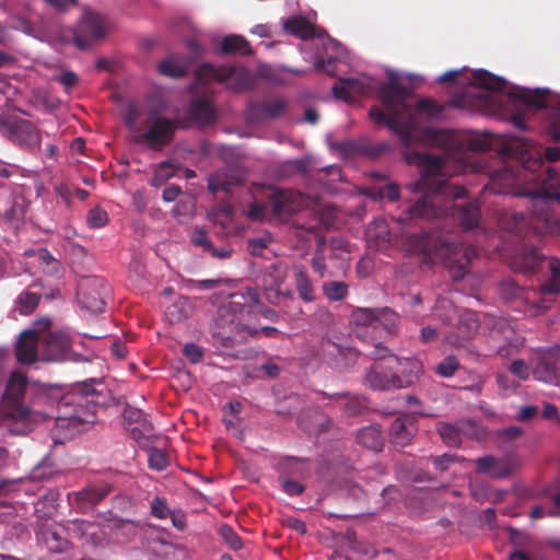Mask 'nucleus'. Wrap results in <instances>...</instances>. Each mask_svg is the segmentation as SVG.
Segmentation results:
<instances>
[{"label":"nucleus","mask_w":560,"mask_h":560,"mask_svg":"<svg viewBox=\"0 0 560 560\" xmlns=\"http://www.w3.org/2000/svg\"><path fill=\"white\" fill-rule=\"evenodd\" d=\"M530 144H533L532 142H529ZM536 152L540 155L544 164L538 170H542L545 166H546V161L547 162H556L558 160H560V147H549V148H546L544 153L539 152L534 145H532Z\"/></svg>","instance_id":"680f3d73"},{"label":"nucleus","mask_w":560,"mask_h":560,"mask_svg":"<svg viewBox=\"0 0 560 560\" xmlns=\"http://www.w3.org/2000/svg\"><path fill=\"white\" fill-rule=\"evenodd\" d=\"M270 211L276 217H290L305 207L304 196L290 189H275L269 196Z\"/></svg>","instance_id":"2eb2a0df"},{"label":"nucleus","mask_w":560,"mask_h":560,"mask_svg":"<svg viewBox=\"0 0 560 560\" xmlns=\"http://www.w3.org/2000/svg\"><path fill=\"white\" fill-rule=\"evenodd\" d=\"M114 491V486L106 481L90 483L79 491L68 493L73 508L85 514L94 510L105 498Z\"/></svg>","instance_id":"ddd939ff"},{"label":"nucleus","mask_w":560,"mask_h":560,"mask_svg":"<svg viewBox=\"0 0 560 560\" xmlns=\"http://www.w3.org/2000/svg\"><path fill=\"white\" fill-rule=\"evenodd\" d=\"M378 365V358L375 360L374 364L372 365L370 372L366 375V382L369 386L373 389H381V390H390L396 389L397 387H381L376 386L374 383H384V381H395L396 375L393 372H389L388 368H377Z\"/></svg>","instance_id":"a19ab883"},{"label":"nucleus","mask_w":560,"mask_h":560,"mask_svg":"<svg viewBox=\"0 0 560 560\" xmlns=\"http://www.w3.org/2000/svg\"><path fill=\"white\" fill-rule=\"evenodd\" d=\"M122 416L128 425L135 424V427L130 428L133 439L140 440L153 431L151 421L140 408L127 405L124 409Z\"/></svg>","instance_id":"b1692460"},{"label":"nucleus","mask_w":560,"mask_h":560,"mask_svg":"<svg viewBox=\"0 0 560 560\" xmlns=\"http://www.w3.org/2000/svg\"><path fill=\"white\" fill-rule=\"evenodd\" d=\"M213 339L224 348L242 342L247 335H255L258 328L250 326L245 292L230 295V300L219 306L211 327Z\"/></svg>","instance_id":"39448f33"},{"label":"nucleus","mask_w":560,"mask_h":560,"mask_svg":"<svg viewBox=\"0 0 560 560\" xmlns=\"http://www.w3.org/2000/svg\"><path fill=\"white\" fill-rule=\"evenodd\" d=\"M192 245L200 247L205 253L218 259H226L231 257L232 249L228 246L215 247L210 241L207 232L202 229H196L190 236Z\"/></svg>","instance_id":"473e14b6"},{"label":"nucleus","mask_w":560,"mask_h":560,"mask_svg":"<svg viewBox=\"0 0 560 560\" xmlns=\"http://www.w3.org/2000/svg\"><path fill=\"white\" fill-rule=\"evenodd\" d=\"M220 50L224 55L240 54L242 56H248L253 52L247 39L235 34L228 35L222 39Z\"/></svg>","instance_id":"58836bf2"},{"label":"nucleus","mask_w":560,"mask_h":560,"mask_svg":"<svg viewBox=\"0 0 560 560\" xmlns=\"http://www.w3.org/2000/svg\"><path fill=\"white\" fill-rule=\"evenodd\" d=\"M24 215L25 205L23 200L12 196L0 198V224L18 228L19 223L23 221Z\"/></svg>","instance_id":"5701e85b"},{"label":"nucleus","mask_w":560,"mask_h":560,"mask_svg":"<svg viewBox=\"0 0 560 560\" xmlns=\"http://www.w3.org/2000/svg\"><path fill=\"white\" fill-rule=\"evenodd\" d=\"M517 466L518 460L512 455L500 458L487 455L476 459V471L478 474H488L497 479L509 477Z\"/></svg>","instance_id":"dca6fc26"},{"label":"nucleus","mask_w":560,"mask_h":560,"mask_svg":"<svg viewBox=\"0 0 560 560\" xmlns=\"http://www.w3.org/2000/svg\"><path fill=\"white\" fill-rule=\"evenodd\" d=\"M27 387V377L20 371L12 372L3 395V401L19 407Z\"/></svg>","instance_id":"c756f323"},{"label":"nucleus","mask_w":560,"mask_h":560,"mask_svg":"<svg viewBox=\"0 0 560 560\" xmlns=\"http://www.w3.org/2000/svg\"><path fill=\"white\" fill-rule=\"evenodd\" d=\"M417 112L427 114L429 117H438L442 113V107L431 98H421L417 103Z\"/></svg>","instance_id":"6e6d98bb"},{"label":"nucleus","mask_w":560,"mask_h":560,"mask_svg":"<svg viewBox=\"0 0 560 560\" xmlns=\"http://www.w3.org/2000/svg\"><path fill=\"white\" fill-rule=\"evenodd\" d=\"M110 399L103 376L75 383L59 400L61 416L57 418V428L67 429L72 434L80 425L94 423L96 408L107 406Z\"/></svg>","instance_id":"7ed1b4c3"},{"label":"nucleus","mask_w":560,"mask_h":560,"mask_svg":"<svg viewBox=\"0 0 560 560\" xmlns=\"http://www.w3.org/2000/svg\"><path fill=\"white\" fill-rule=\"evenodd\" d=\"M377 368H388L389 372L395 373V381H384V383H374L381 387H400L405 388L412 385L422 373V364L415 358H399L393 352H388L378 358Z\"/></svg>","instance_id":"9d476101"},{"label":"nucleus","mask_w":560,"mask_h":560,"mask_svg":"<svg viewBox=\"0 0 560 560\" xmlns=\"http://www.w3.org/2000/svg\"><path fill=\"white\" fill-rule=\"evenodd\" d=\"M312 268L320 277H324L325 271H326V262H325V257L319 249H316V252L312 258Z\"/></svg>","instance_id":"338daca9"},{"label":"nucleus","mask_w":560,"mask_h":560,"mask_svg":"<svg viewBox=\"0 0 560 560\" xmlns=\"http://www.w3.org/2000/svg\"><path fill=\"white\" fill-rule=\"evenodd\" d=\"M176 172V166L172 164L171 162H161L158 167L155 168L151 184L153 186H161L163 185L167 179L173 177Z\"/></svg>","instance_id":"09e8293b"},{"label":"nucleus","mask_w":560,"mask_h":560,"mask_svg":"<svg viewBox=\"0 0 560 560\" xmlns=\"http://www.w3.org/2000/svg\"><path fill=\"white\" fill-rule=\"evenodd\" d=\"M219 279H207V280H188L189 288H194L200 291L213 290L220 284Z\"/></svg>","instance_id":"69168bd1"},{"label":"nucleus","mask_w":560,"mask_h":560,"mask_svg":"<svg viewBox=\"0 0 560 560\" xmlns=\"http://www.w3.org/2000/svg\"><path fill=\"white\" fill-rule=\"evenodd\" d=\"M36 536L37 540L44 544L48 551L54 553L63 552L69 546V541L56 525H43Z\"/></svg>","instance_id":"cd10ccee"},{"label":"nucleus","mask_w":560,"mask_h":560,"mask_svg":"<svg viewBox=\"0 0 560 560\" xmlns=\"http://www.w3.org/2000/svg\"><path fill=\"white\" fill-rule=\"evenodd\" d=\"M219 534L224 540V542L232 550H240L243 548L242 538L237 535V533L228 524H223L219 528Z\"/></svg>","instance_id":"3c124183"},{"label":"nucleus","mask_w":560,"mask_h":560,"mask_svg":"<svg viewBox=\"0 0 560 560\" xmlns=\"http://www.w3.org/2000/svg\"><path fill=\"white\" fill-rule=\"evenodd\" d=\"M235 73V69L230 66L215 67L210 63L199 66L195 72L197 83L207 85L212 81L226 82Z\"/></svg>","instance_id":"a878e982"},{"label":"nucleus","mask_w":560,"mask_h":560,"mask_svg":"<svg viewBox=\"0 0 560 560\" xmlns=\"http://www.w3.org/2000/svg\"><path fill=\"white\" fill-rule=\"evenodd\" d=\"M549 276L539 285L538 291L542 296L560 293V260L556 257L547 258Z\"/></svg>","instance_id":"72a5a7b5"},{"label":"nucleus","mask_w":560,"mask_h":560,"mask_svg":"<svg viewBox=\"0 0 560 560\" xmlns=\"http://www.w3.org/2000/svg\"><path fill=\"white\" fill-rule=\"evenodd\" d=\"M98 338V336L71 335L68 329L54 328L49 317H40L19 335L14 350H37L39 345L47 347L48 350H70L72 347L89 348L91 346L85 340Z\"/></svg>","instance_id":"423d86ee"},{"label":"nucleus","mask_w":560,"mask_h":560,"mask_svg":"<svg viewBox=\"0 0 560 560\" xmlns=\"http://www.w3.org/2000/svg\"><path fill=\"white\" fill-rule=\"evenodd\" d=\"M192 245L200 247L205 253L218 259H226L231 257L232 249L228 246L215 247L210 241L207 232L202 229H196L190 236Z\"/></svg>","instance_id":"2f4dec72"},{"label":"nucleus","mask_w":560,"mask_h":560,"mask_svg":"<svg viewBox=\"0 0 560 560\" xmlns=\"http://www.w3.org/2000/svg\"><path fill=\"white\" fill-rule=\"evenodd\" d=\"M470 84L487 91H503L506 82L486 70H477L471 73Z\"/></svg>","instance_id":"4c0bfd02"},{"label":"nucleus","mask_w":560,"mask_h":560,"mask_svg":"<svg viewBox=\"0 0 560 560\" xmlns=\"http://www.w3.org/2000/svg\"><path fill=\"white\" fill-rule=\"evenodd\" d=\"M246 298V308L247 316L250 323V326H254V323L262 317L270 322H276L278 319V314L275 310L267 307L260 300L259 293L255 288H247L245 291Z\"/></svg>","instance_id":"4be33fe9"},{"label":"nucleus","mask_w":560,"mask_h":560,"mask_svg":"<svg viewBox=\"0 0 560 560\" xmlns=\"http://www.w3.org/2000/svg\"><path fill=\"white\" fill-rule=\"evenodd\" d=\"M510 371L521 380H527L530 374L529 366L523 360L513 361Z\"/></svg>","instance_id":"0e129e2a"},{"label":"nucleus","mask_w":560,"mask_h":560,"mask_svg":"<svg viewBox=\"0 0 560 560\" xmlns=\"http://www.w3.org/2000/svg\"><path fill=\"white\" fill-rule=\"evenodd\" d=\"M279 482L282 490L289 495H300L305 490V487L301 482L291 479L285 472L279 476Z\"/></svg>","instance_id":"864d4df0"},{"label":"nucleus","mask_w":560,"mask_h":560,"mask_svg":"<svg viewBox=\"0 0 560 560\" xmlns=\"http://www.w3.org/2000/svg\"><path fill=\"white\" fill-rule=\"evenodd\" d=\"M107 34V24L103 15L96 12H86L82 19L80 31L74 35V44L85 50L91 47V40H100Z\"/></svg>","instance_id":"4468645a"},{"label":"nucleus","mask_w":560,"mask_h":560,"mask_svg":"<svg viewBox=\"0 0 560 560\" xmlns=\"http://www.w3.org/2000/svg\"><path fill=\"white\" fill-rule=\"evenodd\" d=\"M460 368L455 355L451 354L436 364L434 371L441 377H451Z\"/></svg>","instance_id":"8fccbe9b"},{"label":"nucleus","mask_w":560,"mask_h":560,"mask_svg":"<svg viewBox=\"0 0 560 560\" xmlns=\"http://www.w3.org/2000/svg\"><path fill=\"white\" fill-rule=\"evenodd\" d=\"M502 153L512 160L491 172L490 189L494 194L527 197L532 207L529 213H512L513 224L509 229L517 235L529 226L553 231L558 224L553 207H560V171L547 166L544 174L536 175L544 162L527 139H514L503 147Z\"/></svg>","instance_id":"f03ea898"},{"label":"nucleus","mask_w":560,"mask_h":560,"mask_svg":"<svg viewBox=\"0 0 560 560\" xmlns=\"http://www.w3.org/2000/svg\"><path fill=\"white\" fill-rule=\"evenodd\" d=\"M545 259V256L536 248L524 247L522 252L512 259L511 267L516 272L529 273L534 272Z\"/></svg>","instance_id":"c85d7f7f"},{"label":"nucleus","mask_w":560,"mask_h":560,"mask_svg":"<svg viewBox=\"0 0 560 560\" xmlns=\"http://www.w3.org/2000/svg\"><path fill=\"white\" fill-rule=\"evenodd\" d=\"M192 245L200 247L205 253L218 259H226L231 257L232 249L228 246L215 247L210 241L207 232L202 229H196L190 236Z\"/></svg>","instance_id":"7c9ffc66"},{"label":"nucleus","mask_w":560,"mask_h":560,"mask_svg":"<svg viewBox=\"0 0 560 560\" xmlns=\"http://www.w3.org/2000/svg\"><path fill=\"white\" fill-rule=\"evenodd\" d=\"M410 247L418 253H425L440 259L455 281L463 280L469 273L472 258L477 256L474 246L464 247L454 236L442 231H423L408 233Z\"/></svg>","instance_id":"20e7f679"},{"label":"nucleus","mask_w":560,"mask_h":560,"mask_svg":"<svg viewBox=\"0 0 560 560\" xmlns=\"http://www.w3.org/2000/svg\"><path fill=\"white\" fill-rule=\"evenodd\" d=\"M549 94L547 89H515L510 93V97L515 107H522L525 110L532 108H544L546 107V98Z\"/></svg>","instance_id":"412c9836"},{"label":"nucleus","mask_w":560,"mask_h":560,"mask_svg":"<svg viewBox=\"0 0 560 560\" xmlns=\"http://www.w3.org/2000/svg\"><path fill=\"white\" fill-rule=\"evenodd\" d=\"M40 300V293L23 291L19 294L16 299V310L22 315H30L36 310Z\"/></svg>","instance_id":"37998d69"},{"label":"nucleus","mask_w":560,"mask_h":560,"mask_svg":"<svg viewBox=\"0 0 560 560\" xmlns=\"http://www.w3.org/2000/svg\"><path fill=\"white\" fill-rule=\"evenodd\" d=\"M57 81L67 89H72L78 84L79 78L73 71H65L58 78Z\"/></svg>","instance_id":"774afa93"},{"label":"nucleus","mask_w":560,"mask_h":560,"mask_svg":"<svg viewBox=\"0 0 560 560\" xmlns=\"http://www.w3.org/2000/svg\"><path fill=\"white\" fill-rule=\"evenodd\" d=\"M370 89V85L364 80L343 78L332 86V93L337 98L351 103L355 102L360 96L368 95Z\"/></svg>","instance_id":"aec40b11"},{"label":"nucleus","mask_w":560,"mask_h":560,"mask_svg":"<svg viewBox=\"0 0 560 560\" xmlns=\"http://www.w3.org/2000/svg\"><path fill=\"white\" fill-rule=\"evenodd\" d=\"M148 463L151 469L162 471L168 465V457L164 451L152 448L149 453Z\"/></svg>","instance_id":"603ef678"},{"label":"nucleus","mask_w":560,"mask_h":560,"mask_svg":"<svg viewBox=\"0 0 560 560\" xmlns=\"http://www.w3.org/2000/svg\"><path fill=\"white\" fill-rule=\"evenodd\" d=\"M189 115L192 119L206 124L212 122L215 118L212 104L206 98L192 101L189 107Z\"/></svg>","instance_id":"ea45409f"},{"label":"nucleus","mask_w":560,"mask_h":560,"mask_svg":"<svg viewBox=\"0 0 560 560\" xmlns=\"http://www.w3.org/2000/svg\"><path fill=\"white\" fill-rule=\"evenodd\" d=\"M357 441L360 445L374 452L382 451L384 439L377 424H371L358 432Z\"/></svg>","instance_id":"e433bc0d"},{"label":"nucleus","mask_w":560,"mask_h":560,"mask_svg":"<svg viewBox=\"0 0 560 560\" xmlns=\"http://www.w3.org/2000/svg\"><path fill=\"white\" fill-rule=\"evenodd\" d=\"M436 430L442 439V441L451 447H457L460 445V434L458 429L446 422H439L436 424Z\"/></svg>","instance_id":"a18cd8bd"},{"label":"nucleus","mask_w":560,"mask_h":560,"mask_svg":"<svg viewBox=\"0 0 560 560\" xmlns=\"http://www.w3.org/2000/svg\"><path fill=\"white\" fill-rule=\"evenodd\" d=\"M86 222L90 228L98 229L108 222L107 212L98 207L91 209L86 215Z\"/></svg>","instance_id":"5fc2aeb1"},{"label":"nucleus","mask_w":560,"mask_h":560,"mask_svg":"<svg viewBox=\"0 0 560 560\" xmlns=\"http://www.w3.org/2000/svg\"><path fill=\"white\" fill-rule=\"evenodd\" d=\"M478 328L479 320L476 313L467 311L459 315L458 329L466 338H470L475 335Z\"/></svg>","instance_id":"49530a36"},{"label":"nucleus","mask_w":560,"mask_h":560,"mask_svg":"<svg viewBox=\"0 0 560 560\" xmlns=\"http://www.w3.org/2000/svg\"><path fill=\"white\" fill-rule=\"evenodd\" d=\"M150 508H151V514L154 517L160 518V520L166 518L168 516V514L171 513V511L167 506L166 499L162 498V497L153 498V500L151 501Z\"/></svg>","instance_id":"4d7b16f0"},{"label":"nucleus","mask_w":560,"mask_h":560,"mask_svg":"<svg viewBox=\"0 0 560 560\" xmlns=\"http://www.w3.org/2000/svg\"><path fill=\"white\" fill-rule=\"evenodd\" d=\"M77 294L82 308L102 313L109 296V288L103 278L93 276L81 280Z\"/></svg>","instance_id":"9b49d317"},{"label":"nucleus","mask_w":560,"mask_h":560,"mask_svg":"<svg viewBox=\"0 0 560 560\" xmlns=\"http://www.w3.org/2000/svg\"><path fill=\"white\" fill-rule=\"evenodd\" d=\"M177 128L176 119L151 110L139 128H135L131 141L135 144L144 145L152 151H162L172 143Z\"/></svg>","instance_id":"1a4fd4ad"},{"label":"nucleus","mask_w":560,"mask_h":560,"mask_svg":"<svg viewBox=\"0 0 560 560\" xmlns=\"http://www.w3.org/2000/svg\"><path fill=\"white\" fill-rule=\"evenodd\" d=\"M539 495L547 499L551 506L546 509L544 505H535L530 511L532 518H541L544 516L560 517V485L549 486L540 490Z\"/></svg>","instance_id":"bb28decb"},{"label":"nucleus","mask_w":560,"mask_h":560,"mask_svg":"<svg viewBox=\"0 0 560 560\" xmlns=\"http://www.w3.org/2000/svg\"><path fill=\"white\" fill-rule=\"evenodd\" d=\"M283 28L287 33L294 35L302 40L320 37L325 34L324 30H317L314 24L301 15H295L288 19L283 23Z\"/></svg>","instance_id":"393cba45"},{"label":"nucleus","mask_w":560,"mask_h":560,"mask_svg":"<svg viewBox=\"0 0 560 560\" xmlns=\"http://www.w3.org/2000/svg\"><path fill=\"white\" fill-rule=\"evenodd\" d=\"M0 132L21 147H36L40 143V131L35 125L19 117L0 116Z\"/></svg>","instance_id":"f8f14e48"},{"label":"nucleus","mask_w":560,"mask_h":560,"mask_svg":"<svg viewBox=\"0 0 560 560\" xmlns=\"http://www.w3.org/2000/svg\"><path fill=\"white\" fill-rule=\"evenodd\" d=\"M294 283L299 298L305 302L311 303L316 300L314 285L308 277L307 271L302 266L294 267Z\"/></svg>","instance_id":"c9c22d12"},{"label":"nucleus","mask_w":560,"mask_h":560,"mask_svg":"<svg viewBox=\"0 0 560 560\" xmlns=\"http://www.w3.org/2000/svg\"><path fill=\"white\" fill-rule=\"evenodd\" d=\"M533 375L544 383L560 382V352H538L534 360Z\"/></svg>","instance_id":"f3484780"},{"label":"nucleus","mask_w":560,"mask_h":560,"mask_svg":"<svg viewBox=\"0 0 560 560\" xmlns=\"http://www.w3.org/2000/svg\"><path fill=\"white\" fill-rule=\"evenodd\" d=\"M380 95L386 114L382 108L373 106L369 112L370 118L376 124H385L399 136L406 147L405 162L416 165L420 171V178L409 187L415 192L423 194L408 209L404 220L451 218L465 231L477 228L481 217L480 209L475 202L455 203V200L464 198L467 191L440 175L443 160L439 155L411 149L419 130L415 115L408 113V89L396 79H390L388 83L380 86ZM420 133L425 143L441 147L448 154L463 149V143L447 130L424 128Z\"/></svg>","instance_id":"f257e3e1"},{"label":"nucleus","mask_w":560,"mask_h":560,"mask_svg":"<svg viewBox=\"0 0 560 560\" xmlns=\"http://www.w3.org/2000/svg\"><path fill=\"white\" fill-rule=\"evenodd\" d=\"M432 462L436 470L445 471L452 464L459 462V456L445 453L441 456L432 457Z\"/></svg>","instance_id":"bf43d9fd"},{"label":"nucleus","mask_w":560,"mask_h":560,"mask_svg":"<svg viewBox=\"0 0 560 560\" xmlns=\"http://www.w3.org/2000/svg\"><path fill=\"white\" fill-rule=\"evenodd\" d=\"M364 409L363 402L358 397H349L343 405V411L348 417L360 415Z\"/></svg>","instance_id":"052dcab7"},{"label":"nucleus","mask_w":560,"mask_h":560,"mask_svg":"<svg viewBox=\"0 0 560 560\" xmlns=\"http://www.w3.org/2000/svg\"><path fill=\"white\" fill-rule=\"evenodd\" d=\"M288 103L281 97H267L248 104V118L253 121L276 119L287 110Z\"/></svg>","instance_id":"6ab92c4d"},{"label":"nucleus","mask_w":560,"mask_h":560,"mask_svg":"<svg viewBox=\"0 0 560 560\" xmlns=\"http://www.w3.org/2000/svg\"><path fill=\"white\" fill-rule=\"evenodd\" d=\"M418 431L417 418L411 413L397 417L389 428V441L395 446L408 445Z\"/></svg>","instance_id":"a211bd4d"},{"label":"nucleus","mask_w":560,"mask_h":560,"mask_svg":"<svg viewBox=\"0 0 560 560\" xmlns=\"http://www.w3.org/2000/svg\"><path fill=\"white\" fill-rule=\"evenodd\" d=\"M194 311V305L188 298L178 296L172 304L166 306L164 316L170 324H177L187 319Z\"/></svg>","instance_id":"f704fd0d"},{"label":"nucleus","mask_w":560,"mask_h":560,"mask_svg":"<svg viewBox=\"0 0 560 560\" xmlns=\"http://www.w3.org/2000/svg\"><path fill=\"white\" fill-rule=\"evenodd\" d=\"M324 295L330 302L345 300L349 294V285L343 281H327L322 287Z\"/></svg>","instance_id":"c03bdc74"},{"label":"nucleus","mask_w":560,"mask_h":560,"mask_svg":"<svg viewBox=\"0 0 560 560\" xmlns=\"http://www.w3.org/2000/svg\"><path fill=\"white\" fill-rule=\"evenodd\" d=\"M158 68L161 74L174 79L183 78L187 72L184 65L173 60L172 58L162 60Z\"/></svg>","instance_id":"de8ad7c7"},{"label":"nucleus","mask_w":560,"mask_h":560,"mask_svg":"<svg viewBox=\"0 0 560 560\" xmlns=\"http://www.w3.org/2000/svg\"><path fill=\"white\" fill-rule=\"evenodd\" d=\"M269 209H270L269 202L264 203V202L254 201L248 207L246 214L253 221H261L266 218Z\"/></svg>","instance_id":"13d9d810"},{"label":"nucleus","mask_w":560,"mask_h":560,"mask_svg":"<svg viewBox=\"0 0 560 560\" xmlns=\"http://www.w3.org/2000/svg\"><path fill=\"white\" fill-rule=\"evenodd\" d=\"M350 318L355 326V337L376 350H387L382 343L397 332L398 315L388 307L355 308Z\"/></svg>","instance_id":"0eeeda50"},{"label":"nucleus","mask_w":560,"mask_h":560,"mask_svg":"<svg viewBox=\"0 0 560 560\" xmlns=\"http://www.w3.org/2000/svg\"><path fill=\"white\" fill-rule=\"evenodd\" d=\"M137 524L118 517L112 512L98 513L94 521L74 520L72 533L91 548H104L110 542V535L121 532L126 537L136 535Z\"/></svg>","instance_id":"6e6552de"},{"label":"nucleus","mask_w":560,"mask_h":560,"mask_svg":"<svg viewBox=\"0 0 560 560\" xmlns=\"http://www.w3.org/2000/svg\"><path fill=\"white\" fill-rule=\"evenodd\" d=\"M434 315L445 324L452 323L457 317L455 304L445 296H440L434 305Z\"/></svg>","instance_id":"79ce46f5"},{"label":"nucleus","mask_w":560,"mask_h":560,"mask_svg":"<svg viewBox=\"0 0 560 560\" xmlns=\"http://www.w3.org/2000/svg\"><path fill=\"white\" fill-rule=\"evenodd\" d=\"M329 247L336 257H342V254L348 252V243L341 236L331 237Z\"/></svg>","instance_id":"e2e57ef3"}]
</instances>
